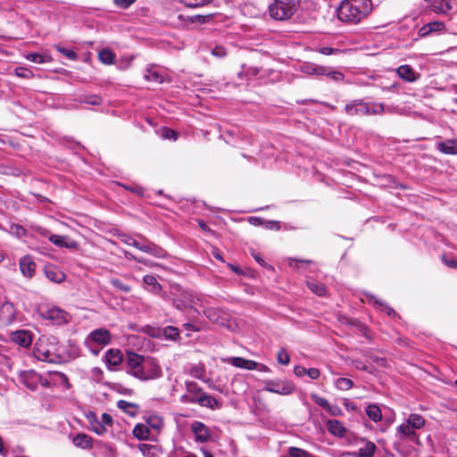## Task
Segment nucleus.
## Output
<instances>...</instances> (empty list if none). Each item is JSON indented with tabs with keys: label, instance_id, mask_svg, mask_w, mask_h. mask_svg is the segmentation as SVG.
Instances as JSON below:
<instances>
[{
	"label": "nucleus",
	"instance_id": "1",
	"mask_svg": "<svg viewBox=\"0 0 457 457\" xmlns=\"http://www.w3.org/2000/svg\"><path fill=\"white\" fill-rule=\"evenodd\" d=\"M426 425V420L418 413H411L406 420L396 427L395 437L403 443L420 447L422 445L417 430Z\"/></svg>",
	"mask_w": 457,
	"mask_h": 457
},
{
	"label": "nucleus",
	"instance_id": "2",
	"mask_svg": "<svg viewBox=\"0 0 457 457\" xmlns=\"http://www.w3.org/2000/svg\"><path fill=\"white\" fill-rule=\"evenodd\" d=\"M372 10L371 0H344L337 8L338 19L346 23L356 24Z\"/></svg>",
	"mask_w": 457,
	"mask_h": 457
},
{
	"label": "nucleus",
	"instance_id": "3",
	"mask_svg": "<svg viewBox=\"0 0 457 457\" xmlns=\"http://www.w3.org/2000/svg\"><path fill=\"white\" fill-rule=\"evenodd\" d=\"M34 356L41 361L52 363L61 362L62 359V346L56 337L42 335L35 343Z\"/></svg>",
	"mask_w": 457,
	"mask_h": 457
},
{
	"label": "nucleus",
	"instance_id": "4",
	"mask_svg": "<svg viewBox=\"0 0 457 457\" xmlns=\"http://www.w3.org/2000/svg\"><path fill=\"white\" fill-rule=\"evenodd\" d=\"M170 295L172 304L176 309L179 311L190 309L198 312L195 306L200 299L192 290L185 289L179 284H173L170 285Z\"/></svg>",
	"mask_w": 457,
	"mask_h": 457
},
{
	"label": "nucleus",
	"instance_id": "5",
	"mask_svg": "<svg viewBox=\"0 0 457 457\" xmlns=\"http://www.w3.org/2000/svg\"><path fill=\"white\" fill-rule=\"evenodd\" d=\"M186 388L187 395L181 396V402L187 403H198L202 406L215 409L218 405L217 400L205 394L202 387L198 386L195 381H187Z\"/></svg>",
	"mask_w": 457,
	"mask_h": 457
},
{
	"label": "nucleus",
	"instance_id": "6",
	"mask_svg": "<svg viewBox=\"0 0 457 457\" xmlns=\"http://www.w3.org/2000/svg\"><path fill=\"white\" fill-rule=\"evenodd\" d=\"M345 112L349 116L379 115L385 112L382 103H369L363 99H354L345 105Z\"/></svg>",
	"mask_w": 457,
	"mask_h": 457
},
{
	"label": "nucleus",
	"instance_id": "7",
	"mask_svg": "<svg viewBox=\"0 0 457 457\" xmlns=\"http://www.w3.org/2000/svg\"><path fill=\"white\" fill-rule=\"evenodd\" d=\"M112 342L110 331L104 328L92 330L85 338L84 345L94 355H97L101 349Z\"/></svg>",
	"mask_w": 457,
	"mask_h": 457
},
{
	"label": "nucleus",
	"instance_id": "8",
	"mask_svg": "<svg viewBox=\"0 0 457 457\" xmlns=\"http://www.w3.org/2000/svg\"><path fill=\"white\" fill-rule=\"evenodd\" d=\"M299 4L300 0H275L269 7L270 15L274 20H287L296 12Z\"/></svg>",
	"mask_w": 457,
	"mask_h": 457
},
{
	"label": "nucleus",
	"instance_id": "9",
	"mask_svg": "<svg viewBox=\"0 0 457 457\" xmlns=\"http://www.w3.org/2000/svg\"><path fill=\"white\" fill-rule=\"evenodd\" d=\"M142 375L138 377L141 381L158 379L162 377V370L159 361L154 357H145L142 364Z\"/></svg>",
	"mask_w": 457,
	"mask_h": 457
},
{
	"label": "nucleus",
	"instance_id": "10",
	"mask_svg": "<svg viewBox=\"0 0 457 457\" xmlns=\"http://www.w3.org/2000/svg\"><path fill=\"white\" fill-rule=\"evenodd\" d=\"M145 356L138 354L133 351H128L125 358V370L126 372L132 377L138 379V377L142 375V364L145 361Z\"/></svg>",
	"mask_w": 457,
	"mask_h": 457
},
{
	"label": "nucleus",
	"instance_id": "11",
	"mask_svg": "<svg viewBox=\"0 0 457 457\" xmlns=\"http://www.w3.org/2000/svg\"><path fill=\"white\" fill-rule=\"evenodd\" d=\"M43 319L50 320L54 325H62L70 320V315L64 310L53 306L40 310Z\"/></svg>",
	"mask_w": 457,
	"mask_h": 457
},
{
	"label": "nucleus",
	"instance_id": "12",
	"mask_svg": "<svg viewBox=\"0 0 457 457\" xmlns=\"http://www.w3.org/2000/svg\"><path fill=\"white\" fill-rule=\"evenodd\" d=\"M294 385L287 380L269 379L264 381L263 390L278 395H287L293 393Z\"/></svg>",
	"mask_w": 457,
	"mask_h": 457
},
{
	"label": "nucleus",
	"instance_id": "13",
	"mask_svg": "<svg viewBox=\"0 0 457 457\" xmlns=\"http://www.w3.org/2000/svg\"><path fill=\"white\" fill-rule=\"evenodd\" d=\"M224 362L231 364L237 368L245 369L247 370H258L262 372H269L270 368L262 363H258L253 360H246L242 357H228L222 360Z\"/></svg>",
	"mask_w": 457,
	"mask_h": 457
},
{
	"label": "nucleus",
	"instance_id": "14",
	"mask_svg": "<svg viewBox=\"0 0 457 457\" xmlns=\"http://www.w3.org/2000/svg\"><path fill=\"white\" fill-rule=\"evenodd\" d=\"M190 429L195 436V441L196 443L204 444L212 439L210 428L201 421H193L190 425Z\"/></svg>",
	"mask_w": 457,
	"mask_h": 457
},
{
	"label": "nucleus",
	"instance_id": "15",
	"mask_svg": "<svg viewBox=\"0 0 457 457\" xmlns=\"http://www.w3.org/2000/svg\"><path fill=\"white\" fill-rule=\"evenodd\" d=\"M20 378L21 383L29 390L37 389L39 382L41 381V376L35 370H24L21 372Z\"/></svg>",
	"mask_w": 457,
	"mask_h": 457
},
{
	"label": "nucleus",
	"instance_id": "16",
	"mask_svg": "<svg viewBox=\"0 0 457 457\" xmlns=\"http://www.w3.org/2000/svg\"><path fill=\"white\" fill-rule=\"evenodd\" d=\"M361 446L357 452L347 453L345 455L353 457H374L377 446L375 443L365 438L361 439Z\"/></svg>",
	"mask_w": 457,
	"mask_h": 457
},
{
	"label": "nucleus",
	"instance_id": "17",
	"mask_svg": "<svg viewBox=\"0 0 457 457\" xmlns=\"http://www.w3.org/2000/svg\"><path fill=\"white\" fill-rule=\"evenodd\" d=\"M16 319V308L10 302H4L0 306V321L4 325H10Z\"/></svg>",
	"mask_w": 457,
	"mask_h": 457
},
{
	"label": "nucleus",
	"instance_id": "18",
	"mask_svg": "<svg viewBox=\"0 0 457 457\" xmlns=\"http://www.w3.org/2000/svg\"><path fill=\"white\" fill-rule=\"evenodd\" d=\"M13 343L22 347H29L33 341L32 333L29 330H17L11 334Z\"/></svg>",
	"mask_w": 457,
	"mask_h": 457
},
{
	"label": "nucleus",
	"instance_id": "19",
	"mask_svg": "<svg viewBox=\"0 0 457 457\" xmlns=\"http://www.w3.org/2000/svg\"><path fill=\"white\" fill-rule=\"evenodd\" d=\"M445 29V23L443 21H436L423 25L419 29V36L421 37H425L434 33L443 32Z\"/></svg>",
	"mask_w": 457,
	"mask_h": 457
},
{
	"label": "nucleus",
	"instance_id": "20",
	"mask_svg": "<svg viewBox=\"0 0 457 457\" xmlns=\"http://www.w3.org/2000/svg\"><path fill=\"white\" fill-rule=\"evenodd\" d=\"M20 270L23 276L27 278H32L35 270H36V263L33 261L32 257L29 255H25L20 259Z\"/></svg>",
	"mask_w": 457,
	"mask_h": 457
},
{
	"label": "nucleus",
	"instance_id": "21",
	"mask_svg": "<svg viewBox=\"0 0 457 457\" xmlns=\"http://www.w3.org/2000/svg\"><path fill=\"white\" fill-rule=\"evenodd\" d=\"M49 241L58 247H65L68 249H76L78 243L71 240L67 236L50 235Z\"/></svg>",
	"mask_w": 457,
	"mask_h": 457
},
{
	"label": "nucleus",
	"instance_id": "22",
	"mask_svg": "<svg viewBox=\"0 0 457 457\" xmlns=\"http://www.w3.org/2000/svg\"><path fill=\"white\" fill-rule=\"evenodd\" d=\"M143 283L145 286V288L152 294L160 295L162 290V285L154 275H145L143 277Z\"/></svg>",
	"mask_w": 457,
	"mask_h": 457
},
{
	"label": "nucleus",
	"instance_id": "23",
	"mask_svg": "<svg viewBox=\"0 0 457 457\" xmlns=\"http://www.w3.org/2000/svg\"><path fill=\"white\" fill-rule=\"evenodd\" d=\"M439 152L445 154H457V138L447 139L436 145Z\"/></svg>",
	"mask_w": 457,
	"mask_h": 457
},
{
	"label": "nucleus",
	"instance_id": "24",
	"mask_svg": "<svg viewBox=\"0 0 457 457\" xmlns=\"http://www.w3.org/2000/svg\"><path fill=\"white\" fill-rule=\"evenodd\" d=\"M105 361L109 366H118L123 361V355L119 349H109L105 353Z\"/></svg>",
	"mask_w": 457,
	"mask_h": 457
},
{
	"label": "nucleus",
	"instance_id": "25",
	"mask_svg": "<svg viewBox=\"0 0 457 457\" xmlns=\"http://www.w3.org/2000/svg\"><path fill=\"white\" fill-rule=\"evenodd\" d=\"M327 428L330 434L338 437H343L346 432L342 422L337 420H328L327 421Z\"/></svg>",
	"mask_w": 457,
	"mask_h": 457
},
{
	"label": "nucleus",
	"instance_id": "26",
	"mask_svg": "<svg viewBox=\"0 0 457 457\" xmlns=\"http://www.w3.org/2000/svg\"><path fill=\"white\" fill-rule=\"evenodd\" d=\"M138 450L145 457H159L162 454L161 447L155 445L139 444Z\"/></svg>",
	"mask_w": 457,
	"mask_h": 457
},
{
	"label": "nucleus",
	"instance_id": "27",
	"mask_svg": "<svg viewBox=\"0 0 457 457\" xmlns=\"http://www.w3.org/2000/svg\"><path fill=\"white\" fill-rule=\"evenodd\" d=\"M301 71L303 73H306L308 75H317V76H322L325 75V72L327 71L326 66L318 65L315 63H303L301 66Z\"/></svg>",
	"mask_w": 457,
	"mask_h": 457
},
{
	"label": "nucleus",
	"instance_id": "28",
	"mask_svg": "<svg viewBox=\"0 0 457 457\" xmlns=\"http://www.w3.org/2000/svg\"><path fill=\"white\" fill-rule=\"evenodd\" d=\"M72 442L74 445L83 449H91L93 447L92 437L84 433L77 434L73 437Z\"/></svg>",
	"mask_w": 457,
	"mask_h": 457
},
{
	"label": "nucleus",
	"instance_id": "29",
	"mask_svg": "<svg viewBox=\"0 0 457 457\" xmlns=\"http://www.w3.org/2000/svg\"><path fill=\"white\" fill-rule=\"evenodd\" d=\"M431 9L439 14H446L453 9L452 0H435Z\"/></svg>",
	"mask_w": 457,
	"mask_h": 457
},
{
	"label": "nucleus",
	"instance_id": "30",
	"mask_svg": "<svg viewBox=\"0 0 457 457\" xmlns=\"http://www.w3.org/2000/svg\"><path fill=\"white\" fill-rule=\"evenodd\" d=\"M396 72L401 79L408 82H414L417 79V76L410 65H401Z\"/></svg>",
	"mask_w": 457,
	"mask_h": 457
},
{
	"label": "nucleus",
	"instance_id": "31",
	"mask_svg": "<svg viewBox=\"0 0 457 457\" xmlns=\"http://www.w3.org/2000/svg\"><path fill=\"white\" fill-rule=\"evenodd\" d=\"M117 407L123 412L132 417H135L137 414L139 408L138 404L125 400L118 401Z\"/></svg>",
	"mask_w": 457,
	"mask_h": 457
},
{
	"label": "nucleus",
	"instance_id": "32",
	"mask_svg": "<svg viewBox=\"0 0 457 457\" xmlns=\"http://www.w3.org/2000/svg\"><path fill=\"white\" fill-rule=\"evenodd\" d=\"M145 420L148 428H151L156 431H160L164 425L163 419L161 416L154 413L145 416Z\"/></svg>",
	"mask_w": 457,
	"mask_h": 457
},
{
	"label": "nucleus",
	"instance_id": "33",
	"mask_svg": "<svg viewBox=\"0 0 457 457\" xmlns=\"http://www.w3.org/2000/svg\"><path fill=\"white\" fill-rule=\"evenodd\" d=\"M132 433L138 440H146L149 438L150 430L145 424L138 423L134 427Z\"/></svg>",
	"mask_w": 457,
	"mask_h": 457
},
{
	"label": "nucleus",
	"instance_id": "34",
	"mask_svg": "<svg viewBox=\"0 0 457 457\" xmlns=\"http://www.w3.org/2000/svg\"><path fill=\"white\" fill-rule=\"evenodd\" d=\"M145 79L148 81H153L155 83H162L163 81L162 75L154 66L146 69Z\"/></svg>",
	"mask_w": 457,
	"mask_h": 457
},
{
	"label": "nucleus",
	"instance_id": "35",
	"mask_svg": "<svg viewBox=\"0 0 457 457\" xmlns=\"http://www.w3.org/2000/svg\"><path fill=\"white\" fill-rule=\"evenodd\" d=\"M367 416L374 422H378L382 419V412L377 404H370L366 408Z\"/></svg>",
	"mask_w": 457,
	"mask_h": 457
},
{
	"label": "nucleus",
	"instance_id": "36",
	"mask_svg": "<svg viewBox=\"0 0 457 457\" xmlns=\"http://www.w3.org/2000/svg\"><path fill=\"white\" fill-rule=\"evenodd\" d=\"M26 59L36 63H46L52 62V57L46 54L29 53L26 55Z\"/></svg>",
	"mask_w": 457,
	"mask_h": 457
},
{
	"label": "nucleus",
	"instance_id": "37",
	"mask_svg": "<svg viewBox=\"0 0 457 457\" xmlns=\"http://www.w3.org/2000/svg\"><path fill=\"white\" fill-rule=\"evenodd\" d=\"M162 334L166 339L176 341L179 338V329L173 326H167L162 328Z\"/></svg>",
	"mask_w": 457,
	"mask_h": 457
},
{
	"label": "nucleus",
	"instance_id": "38",
	"mask_svg": "<svg viewBox=\"0 0 457 457\" xmlns=\"http://www.w3.org/2000/svg\"><path fill=\"white\" fill-rule=\"evenodd\" d=\"M371 300L373 301V303L375 306L379 308L380 311L385 312L388 316H395L396 312L393 308H391L386 303L377 299L375 296H371Z\"/></svg>",
	"mask_w": 457,
	"mask_h": 457
},
{
	"label": "nucleus",
	"instance_id": "39",
	"mask_svg": "<svg viewBox=\"0 0 457 457\" xmlns=\"http://www.w3.org/2000/svg\"><path fill=\"white\" fill-rule=\"evenodd\" d=\"M99 60L104 64H112L115 61V54L110 49H102L98 53Z\"/></svg>",
	"mask_w": 457,
	"mask_h": 457
},
{
	"label": "nucleus",
	"instance_id": "40",
	"mask_svg": "<svg viewBox=\"0 0 457 457\" xmlns=\"http://www.w3.org/2000/svg\"><path fill=\"white\" fill-rule=\"evenodd\" d=\"M307 287L312 293L316 294L319 296L325 295L327 293L325 286L315 281H308Z\"/></svg>",
	"mask_w": 457,
	"mask_h": 457
},
{
	"label": "nucleus",
	"instance_id": "41",
	"mask_svg": "<svg viewBox=\"0 0 457 457\" xmlns=\"http://www.w3.org/2000/svg\"><path fill=\"white\" fill-rule=\"evenodd\" d=\"M46 275L48 279L56 283L62 282L65 277L62 272L56 270L54 269H47L46 270Z\"/></svg>",
	"mask_w": 457,
	"mask_h": 457
},
{
	"label": "nucleus",
	"instance_id": "42",
	"mask_svg": "<svg viewBox=\"0 0 457 457\" xmlns=\"http://www.w3.org/2000/svg\"><path fill=\"white\" fill-rule=\"evenodd\" d=\"M79 101L91 105H99L102 104V98L96 95L80 96Z\"/></svg>",
	"mask_w": 457,
	"mask_h": 457
},
{
	"label": "nucleus",
	"instance_id": "43",
	"mask_svg": "<svg viewBox=\"0 0 457 457\" xmlns=\"http://www.w3.org/2000/svg\"><path fill=\"white\" fill-rule=\"evenodd\" d=\"M109 282L112 287L121 292L129 293L131 290V287L123 283L120 278H110Z\"/></svg>",
	"mask_w": 457,
	"mask_h": 457
},
{
	"label": "nucleus",
	"instance_id": "44",
	"mask_svg": "<svg viewBox=\"0 0 457 457\" xmlns=\"http://www.w3.org/2000/svg\"><path fill=\"white\" fill-rule=\"evenodd\" d=\"M206 318L212 322L219 323L220 322V312L216 308H207L204 311Z\"/></svg>",
	"mask_w": 457,
	"mask_h": 457
},
{
	"label": "nucleus",
	"instance_id": "45",
	"mask_svg": "<svg viewBox=\"0 0 457 457\" xmlns=\"http://www.w3.org/2000/svg\"><path fill=\"white\" fill-rule=\"evenodd\" d=\"M287 453H290L292 457H316L303 449L294 446L289 447Z\"/></svg>",
	"mask_w": 457,
	"mask_h": 457
},
{
	"label": "nucleus",
	"instance_id": "46",
	"mask_svg": "<svg viewBox=\"0 0 457 457\" xmlns=\"http://www.w3.org/2000/svg\"><path fill=\"white\" fill-rule=\"evenodd\" d=\"M335 385L339 390H349L353 387V382L350 378H339L336 380Z\"/></svg>",
	"mask_w": 457,
	"mask_h": 457
},
{
	"label": "nucleus",
	"instance_id": "47",
	"mask_svg": "<svg viewBox=\"0 0 457 457\" xmlns=\"http://www.w3.org/2000/svg\"><path fill=\"white\" fill-rule=\"evenodd\" d=\"M324 76L328 77L330 79L336 82L342 81L345 79L343 72L339 71H332L328 67H327V71L325 72Z\"/></svg>",
	"mask_w": 457,
	"mask_h": 457
},
{
	"label": "nucleus",
	"instance_id": "48",
	"mask_svg": "<svg viewBox=\"0 0 457 457\" xmlns=\"http://www.w3.org/2000/svg\"><path fill=\"white\" fill-rule=\"evenodd\" d=\"M14 74L22 79H31L34 77V73L28 68L17 67L14 70Z\"/></svg>",
	"mask_w": 457,
	"mask_h": 457
},
{
	"label": "nucleus",
	"instance_id": "49",
	"mask_svg": "<svg viewBox=\"0 0 457 457\" xmlns=\"http://www.w3.org/2000/svg\"><path fill=\"white\" fill-rule=\"evenodd\" d=\"M50 376L56 378L60 383L63 384L67 388H70L71 385L69 383L68 377L60 371H53L50 373Z\"/></svg>",
	"mask_w": 457,
	"mask_h": 457
},
{
	"label": "nucleus",
	"instance_id": "50",
	"mask_svg": "<svg viewBox=\"0 0 457 457\" xmlns=\"http://www.w3.org/2000/svg\"><path fill=\"white\" fill-rule=\"evenodd\" d=\"M277 360L280 364L287 365L290 361V356L285 348H281L277 353Z\"/></svg>",
	"mask_w": 457,
	"mask_h": 457
},
{
	"label": "nucleus",
	"instance_id": "51",
	"mask_svg": "<svg viewBox=\"0 0 457 457\" xmlns=\"http://www.w3.org/2000/svg\"><path fill=\"white\" fill-rule=\"evenodd\" d=\"M149 254H152L157 258L163 259L166 258L167 252L163 248L153 244Z\"/></svg>",
	"mask_w": 457,
	"mask_h": 457
},
{
	"label": "nucleus",
	"instance_id": "52",
	"mask_svg": "<svg viewBox=\"0 0 457 457\" xmlns=\"http://www.w3.org/2000/svg\"><path fill=\"white\" fill-rule=\"evenodd\" d=\"M182 3L188 7H199L208 4L212 0H181Z\"/></svg>",
	"mask_w": 457,
	"mask_h": 457
},
{
	"label": "nucleus",
	"instance_id": "53",
	"mask_svg": "<svg viewBox=\"0 0 457 457\" xmlns=\"http://www.w3.org/2000/svg\"><path fill=\"white\" fill-rule=\"evenodd\" d=\"M312 263V261L310 260H298L295 258H289L288 259V264L291 268L299 270L303 264H310Z\"/></svg>",
	"mask_w": 457,
	"mask_h": 457
},
{
	"label": "nucleus",
	"instance_id": "54",
	"mask_svg": "<svg viewBox=\"0 0 457 457\" xmlns=\"http://www.w3.org/2000/svg\"><path fill=\"white\" fill-rule=\"evenodd\" d=\"M442 262L451 269H457V260L453 256L442 255Z\"/></svg>",
	"mask_w": 457,
	"mask_h": 457
},
{
	"label": "nucleus",
	"instance_id": "55",
	"mask_svg": "<svg viewBox=\"0 0 457 457\" xmlns=\"http://www.w3.org/2000/svg\"><path fill=\"white\" fill-rule=\"evenodd\" d=\"M311 397L316 404L322 407L323 409L326 410V408L328 407L329 403L327 399L318 395L317 394H312Z\"/></svg>",
	"mask_w": 457,
	"mask_h": 457
},
{
	"label": "nucleus",
	"instance_id": "56",
	"mask_svg": "<svg viewBox=\"0 0 457 457\" xmlns=\"http://www.w3.org/2000/svg\"><path fill=\"white\" fill-rule=\"evenodd\" d=\"M191 374L195 378L204 380L205 376V370L204 367L195 366L191 370Z\"/></svg>",
	"mask_w": 457,
	"mask_h": 457
},
{
	"label": "nucleus",
	"instance_id": "57",
	"mask_svg": "<svg viewBox=\"0 0 457 457\" xmlns=\"http://www.w3.org/2000/svg\"><path fill=\"white\" fill-rule=\"evenodd\" d=\"M57 50L64 54L66 57H68L70 60H76L78 57V54L76 52L71 49H66L64 47L57 46Z\"/></svg>",
	"mask_w": 457,
	"mask_h": 457
},
{
	"label": "nucleus",
	"instance_id": "58",
	"mask_svg": "<svg viewBox=\"0 0 457 457\" xmlns=\"http://www.w3.org/2000/svg\"><path fill=\"white\" fill-rule=\"evenodd\" d=\"M319 53L324 54V55H331V54H337L341 53L342 51L338 48H333L330 46H323L320 47L319 50Z\"/></svg>",
	"mask_w": 457,
	"mask_h": 457
},
{
	"label": "nucleus",
	"instance_id": "59",
	"mask_svg": "<svg viewBox=\"0 0 457 457\" xmlns=\"http://www.w3.org/2000/svg\"><path fill=\"white\" fill-rule=\"evenodd\" d=\"M112 388L122 395H132L133 394L132 389L126 388L120 384H112Z\"/></svg>",
	"mask_w": 457,
	"mask_h": 457
},
{
	"label": "nucleus",
	"instance_id": "60",
	"mask_svg": "<svg viewBox=\"0 0 457 457\" xmlns=\"http://www.w3.org/2000/svg\"><path fill=\"white\" fill-rule=\"evenodd\" d=\"M11 229H12V232L13 234H15L18 237H21L25 236V234H26L25 228L22 226L18 225V224H12L11 226Z\"/></svg>",
	"mask_w": 457,
	"mask_h": 457
},
{
	"label": "nucleus",
	"instance_id": "61",
	"mask_svg": "<svg viewBox=\"0 0 457 457\" xmlns=\"http://www.w3.org/2000/svg\"><path fill=\"white\" fill-rule=\"evenodd\" d=\"M136 0H113L114 4L121 9H127L133 4Z\"/></svg>",
	"mask_w": 457,
	"mask_h": 457
},
{
	"label": "nucleus",
	"instance_id": "62",
	"mask_svg": "<svg viewBox=\"0 0 457 457\" xmlns=\"http://www.w3.org/2000/svg\"><path fill=\"white\" fill-rule=\"evenodd\" d=\"M264 228L270 230H279L281 225L278 220H267L265 221Z\"/></svg>",
	"mask_w": 457,
	"mask_h": 457
},
{
	"label": "nucleus",
	"instance_id": "63",
	"mask_svg": "<svg viewBox=\"0 0 457 457\" xmlns=\"http://www.w3.org/2000/svg\"><path fill=\"white\" fill-rule=\"evenodd\" d=\"M92 430L97 435H104L107 429L104 424L96 421L95 425H92Z\"/></svg>",
	"mask_w": 457,
	"mask_h": 457
},
{
	"label": "nucleus",
	"instance_id": "64",
	"mask_svg": "<svg viewBox=\"0 0 457 457\" xmlns=\"http://www.w3.org/2000/svg\"><path fill=\"white\" fill-rule=\"evenodd\" d=\"M326 411H328L333 416H339L342 414V410L339 406L334 404H328V407L326 408Z\"/></svg>",
	"mask_w": 457,
	"mask_h": 457
}]
</instances>
